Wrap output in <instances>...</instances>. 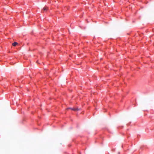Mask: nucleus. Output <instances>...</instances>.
<instances>
[{"mask_svg":"<svg viewBox=\"0 0 154 154\" xmlns=\"http://www.w3.org/2000/svg\"><path fill=\"white\" fill-rule=\"evenodd\" d=\"M18 43L17 42H14L12 44V45L14 46H16L17 45Z\"/></svg>","mask_w":154,"mask_h":154,"instance_id":"1","label":"nucleus"},{"mask_svg":"<svg viewBox=\"0 0 154 154\" xmlns=\"http://www.w3.org/2000/svg\"><path fill=\"white\" fill-rule=\"evenodd\" d=\"M48 9V8L46 7H45L43 8V10L44 11H46Z\"/></svg>","mask_w":154,"mask_h":154,"instance_id":"3","label":"nucleus"},{"mask_svg":"<svg viewBox=\"0 0 154 154\" xmlns=\"http://www.w3.org/2000/svg\"><path fill=\"white\" fill-rule=\"evenodd\" d=\"M69 109H70L72 110H74V111H77V110H79L78 108H69Z\"/></svg>","mask_w":154,"mask_h":154,"instance_id":"2","label":"nucleus"}]
</instances>
